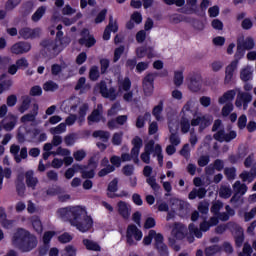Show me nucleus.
<instances>
[{
    "mask_svg": "<svg viewBox=\"0 0 256 256\" xmlns=\"http://www.w3.org/2000/svg\"><path fill=\"white\" fill-rule=\"evenodd\" d=\"M57 213L61 218H67L71 225L76 228V230L81 233H86L93 227V219L91 216L87 215L85 209L80 206L71 208H60Z\"/></svg>",
    "mask_w": 256,
    "mask_h": 256,
    "instance_id": "obj_1",
    "label": "nucleus"
},
{
    "mask_svg": "<svg viewBox=\"0 0 256 256\" xmlns=\"http://www.w3.org/2000/svg\"><path fill=\"white\" fill-rule=\"evenodd\" d=\"M12 244L20 252L29 253L37 248L39 241L37 240V236L30 231L24 228H19L12 237Z\"/></svg>",
    "mask_w": 256,
    "mask_h": 256,
    "instance_id": "obj_2",
    "label": "nucleus"
},
{
    "mask_svg": "<svg viewBox=\"0 0 256 256\" xmlns=\"http://www.w3.org/2000/svg\"><path fill=\"white\" fill-rule=\"evenodd\" d=\"M142 238H143L142 231L139 228H137L135 224H129L126 230V243L129 246H134V245H137L135 241L139 242L142 240Z\"/></svg>",
    "mask_w": 256,
    "mask_h": 256,
    "instance_id": "obj_3",
    "label": "nucleus"
},
{
    "mask_svg": "<svg viewBox=\"0 0 256 256\" xmlns=\"http://www.w3.org/2000/svg\"><path fill=\"white\" fill-rule=\"evenodd\" d=\"M188 82V89L191 92L197 93L201 91V87L203 86V78L197 72H192L187 77Z\"/></svg>",
    "mask_w": 256,
    "mask_h": 256,
    "instance_id": "obj_4",
    "label": "nucleus"
},
{
    "mask_svg": "<svg viewBox=\"0 0 256 256\" xmlns=\"http://www.w3.org/2000/svg\"><path fill=\"white\" fill-rule=\"evenodd\" d=\"M97 88L99 89V92L103 98L110 99L111 101H115L117 99V92L115 87L108 88L107 82L105 80H101L97 84Z\"/></svg>",
    "mask_w": 256,
    "mask_h": 256,
    "instance_id": "obj_5",
    "label": "nucleus"
},
{
    "mask_svg": "<svg viewBox=\"0 0 256 256\" xmlns=\"http://www.w3.org/2000/svg\"><path fill=\"white\" fill-rule=\"evenodd\" d=\"M237 137V132L232 130L229 133L225 132V129L222 128L218 132L213 135L215 141H219V143H231Z\"/></svg>",
    "mask_w": 256,
    "mask_h": 256,
    "instance_id": "obj_6",
    "label": "nucleus"
},
{
    "mask_svg": "<svg viewBox=\"0 0 256 256\" xmlns=\"http://www.w3.org/2000/svg\"><path fill=\"white\" fill-rule=\"evenodd\" d=\"M253 96L249 92H240L238 96H236V108H243V110H247L249 104L252 102Z\"/></svg>",
    "mask_w": 256,
    "mask_h": 256,
    "instance_id": "obj_7",
    "label": "nucleus"
},
{
    "mask_svg": "<svg viewBox=\"0 0 256 256\" xmlns=\"http://www.w3.org/2000/svg\"><path fill=\"white\" fill-rule=\"evenodd\" d=\"M238 67V61L234 60L232 61L227 67L225 71V78H224V85L226 86H232L234 81V74Z\"/></svg>",
    "mask_w": 256,
    "mask_h": 256,
    "instance_id": "obj_8",
    "label": "nucleus"
},
{
    "mask_svg": "<svg viewBox=\"0 0 256 256\" xmlns=\"http://www.w3.org/2000/svg\"><path fill=\"white\" fill-rule=\"evenodd\" d=\"M171 234L176 240H183L188 234V228L182 223L175 222Z\"/></svg>",
    "mask_w": 256,
    "mask_h": 256,
    "instance_id": "obj_9",
    "label": "nucleus"
},
{
    "mask_svg": "<svg viewBox=\"0 0 256 256\" xmlns=\"http://www.w3.org/2000/svg\"><path fill=\"white\" fill-rule=\"evenodd\" d=\"M88 166H91L90 170H82L81 171V177L83 179H93L96 175L95 170L98 168V162L96 161L95 156H91L88 159Z\"/></svg>",
    "mask_w": 256,
    "mask_h": 256,
    "instance_id": "obj_10",
    "label": "nucleus"
},
{
    "mask_svg": "<svg viewBox=\"0 0 256 256\" xmlns=\"http://www.w3.org/2000/svg\"><path fill=\"white\" fill-rule=\"evenodd\" d=\"M32 49V44L29 42L20 41L11 46V53L19 55L30 52Z\"/></svg>",
    "mask_w": 256,
    "mask_h": 256,
    "instance_id": "obj_11",
    "label": "nucleus"
},
{
    "mask_svg": "<svg viewBox=\"0 0 256 256\" xmlns=\"http://www.w3.org/2000/svg\"><path fill=\"white\" fill-rule=\"evenodd\" d=\"M19 35L24 40L35 39L41 35V29L39 28L31 29V28L25 27L19 30Z\"/></svg>",
    "mask_w": 256,
    "mask_h": 256,
    "instance_id": "obj_12",
    "label": "nucleus"
},
{
    "mask_svg": "<svg viewBox=\"0 0 256 256\" xmlns=\"http://www.w3.org/2000/svg\"><path fill=\"white\" fill-rule=\"evenodd\" d=\"M88 122L99 123L100 121H105L103 116V105L98 104L97 109H94L91 114L87 117Z\"/></svg>",
    "mask_w": 256,
    "mask_h": 256,
    "instance_id": "obj_13",
    "label": "nucleus"
},
{
    "mask_svg": "<svg viewBox=\"0 0 256 256\" xmlns=\"http://www.w3.org/2000/svg\"><path fill=\"white\" fill-rule=\"evenodd\" d=\"M119 190V178L114 177L111 182H109L107 187V197L110 199H115L120 197L119 194H115Z\"/></svg>",
    "mask_w": 256,
    "mask_h": 256,
    "instance_id": "obj_14",
    "label": "nucleus"
},
{
    "mask_svg": "<svg viewBox=\"0 0 256 256\" xmlns=\"http://www.w3.org/2000/svg\"><path fill=\"white\" fill-rule=\"evenodd\" d=\"M168 76V71L166 69L162 70V72H151L148 73L142 83L154 84L156 77L164 78Z\"/></svg>",
    "mask_w": 256,
    "mask_h": 256,
    "instance_id": "obj_15",
    "label": "nucleus"
},
{
    "mask_svg": "<svg viewBox=\"0 0 256 256\" xmlns=\"http://www.w3.org/2000/svg\"><path fill=\"white\" fill-rule=\"evenodd\" d=\"M255 178H256V164L250 168V171L244 170L242 171V173H240V179H242V182L248 181V183H252Z\"/></svg>",
    "mask_w": 256,
    "mask_h": 256,
    "instance_id": "obj_16",
    "label": "nucleus"
},
{
    "mask_svg": "<svg viewBox=\"0 0 256 256\" xmlns=\"http://www.w3.org/2000/svg\"><path fill=\"white\" fill-rule=\"evenodd\" d=\"M37 115H39V105L38 104H33V108L31 110V113L22 116L20 121L22 123L35 122V119L37 118Z\"/></svg>",
    "mask_w": 256,
    "mask_h": 256,
    "instance_id": "obj_17",
    "label": "nucleus"
},
{
    "mask_svg": "<svg viewBox=\"0 0 256 256\" xmlns=\"http://www.w3.org/2000/svg\"><path fill=\"white\" fill-rule=\"evenodd\" d=\"M34 175V170H27L25 172L26 185L28 188L35 189V187H37V184L39 183V180Z\"/></svg>",
    "mask_w": 256,
    "mask_h": 256,
    "instance_id": "obj_18",
    "label": "nucleus"
},
{
    "mask_svg": "<svg viewBox=\"0 0 256 256\" xmlns=\"http://www.w3.org/2000/svg\"><path fill=\"white\" fill-rule=\"evenodd\" d=\"M82 244L85 247V249L88 251L101 252V250H102V247L100 246V244L98 242H95L88 238L83 239Z\"/></svg>",
    "mask_w": 256,
    "mask_h": 256,
    "instance_id": "obj_19",
    "label": "nucleus"
},
{
    "mask_svg": "<svg viewBox=\"0 0 256 256\" xmlns=\"http://www.w3.org/2000/svg\"><path fill=\"white\" fill-rule=\"evenodd\" d=\"M192 116L189 115H182L180 119V129L183 134H187L191 129V122L190 119Z\"/></svg>",
    "mask_w": 256,
    "mask_h": 256,
    "instance_id": "obj_20",
    "label": "nucleus"
},
{
    "mask_svg": "<svg viewBox=\"0 0 256 256\" xmlns=\"http://www.w3.org/2000/svg\"><path fill=\"white\" fill-rule=\"evenodd\" d=\"M40 45L50 53H55L58 49L57 43L50 39L43 40Z\"/></svg>",
    "mask_w": 256,
    "mask_h": 256,
    "instance_id": "obj_21",
    "label": "nucleus"
},
{
    "mask_svg": "<svg viewBox=\"0 0 256 256\" xmlns=\"http://www.w3.org/2000/svg\"><path fill=\"white\" fill-rule=\"evenodd\" d=\"M253 79V71L251 70V67H245L240 71V80L242 82L247 83Z\"/></svg>",
    "mask_w": 256,
    "mask_h": 256,
    "instance_id": "obj_22",
    "label": "nucleus"
},
{
    "mask_svg": "<svg viewBox=\"0 0 256 256\" xmlns=\"http://www.w3.org/2000/svg\"><path fill=\"white\" fill-rule=\"evenodd\" d=\"M118 206V213L124 218V219H128L130 216V210L127 206L126 202L123 201H119L117 203Z\"/></svg>",
    "mask_w": 256,
    "mask_h": 256,
    "instance_id": "obj_23",
    "label": "nucleus"
},
{
    "mask_svg": "<svg viewBox=\"0 0 256 256\" xmlns=\"http://www.w3.org/2000/svg\"><path fill=\"white\" fill-rule=\"evenodd\" d=\"M236 96V91L234 89L226 91L222 96L219 97V104L223 105L227 101L234 100Z\"/></svg>",
    "mask_w": 256,
    "mask_h": 256,
    "instance_id": "obj_24",
    "label": "nucleus"
},
{
    "mask_svg": "<svg viewBox=\"0 0 256 256\" xmlns=\"http://www.w3.org/2000/svg\"><path fill=\"white\" fill-rule=\"evenodd\" d=\"M92 136L95 139H101V141H103V143H108L109 139H110V132L108 131H104V130H96L92 133Z\"/></svg>",
    "mask_w": 256,
    "mask_h": 256,
    "instance_id": "obj_25",
    "label": "nucleus"
},
{
    "mask_svg": "<svg viewBox=\"0 0 256 256\" xmlns=\"http://www.w3.org/2000/svg\"><path fill=\"white\" fill-rule=\"evenodd\" d=\"M32 103V98H30L29 95H26L23 97L22 103L20 107L18 108V111L22 114H24L27 110L30 109Z\"/></svg>",
    "mask_w": 256,
    "mask_h": 256,
    "instance_id": "obj_26",
    "label": "nucleus"
},
{
    "mask_svg": "<svg viewBox=\"0 0 256 256\" xmlns=\"http://www.w3.org/2000/svg\"><path fill=\"white\" fill-rule=\"evenodd\" d=\"M131 86H132V82L129 77H125L124 79L118 81L119 91L128 92L130 91Z\"/></svg>",
    "mask_w": 256,
    "mask_h": 256,
    "instance_id": "obj_27",
    "label": "nucleus"
},
{
    "mask_svg": "<svg viewBox=\"0 0 256 256\" xmlns=\"http://www.w3.org/2000/svg\"><path fill=\"white\" fill-rule=\"evenodd\" d=\"M236 233H238V235H236V237H234L236 247H241L245 240L243 228L240 226L236 227Z\"/></svg>",
    "mask_w": 256,
    "mask_h": 256,
    "instance_id": "obj_28",
    "label": "nucleus"
},
{
    "mask_svg": "<svg viewBox=\"0 0 256 256\" xmlns=\"http://www.w3.org/2000/svg\"><path fill=\"white\" fill-rule=\"evenodd\" d=\"M164 110V102L163 100H160V102H158V105L154 106V109L152 111V114L154 116V118H156L157 121L161 120V114Z\"/></svg>",
    "mask_w": 256,
    "mask_h": 256,
    "instance_id": "obj_29",
    "label": "nucleus"
},
{
    "mask_svg": "<svg viewBox=\"0 0 256 256\" xmlns=\"http://www.w3.org/2000/svg\"><path fill=\"white\" fill-rule=\"evenodd\" d=\"M158 158V166L163 167L164 156H163V149L160 144H156L154 147V157Z\"/></svg>",
    "mask_w": 256,
    "mask_h": 256,
    "instance_id": "obj_30",
    "label": "nucleus"
},
{
    "mask_svg": "<svg viewBox=\"0 0 256 256\" xmlns=\"http://www.w3.org/2000/svg\"><path fill=\"white\" fill-rule=\"evenodd\" d=\"M46 12V7L45 6H40L37 8V10L33 13L32 16V21L37 23L41 21V18L45 15Z\"/></svg>",
    "mask_w": 256,
    "mask_h": 256,
    "instance_id": "obj_31",
    "label": "nucleus"
},
{
    "mask_svg": "<svg viewBox=\"0 0 256 256\" xmlns=\"http://www.w3.org/2000/svg\"><path fill=\"white\" fill-rule=\"evenodd\" d=\"M96 39L94 36L90 35L87 38H80L78 39V44L85 45L86 47L90 48L93 47L96 44Z\"/></svg>",
    "mask_w": 256,
    "mask_h": 256,
    "instance_id": "obj_32",
    "label": "nucleus"
},
{
    "mask_svg": "<svg viewBox=\"0 0 256 256\" xmlns=\"http://www.w3.org/2000/svg\"><path fill=\"white\" fill-rule=\"evenodd\" d=\"M174 85L176 87H180L184 83V72L183 70L175 71L174 72V78H173Z\"/></svg>",
    "mask_w": 256,
    "mask_h": 256,
    "instance_id": "obj_33",
    "label": "nucleus"
},
{
    "mask_svg": "<svg viewBox=\"0 0 256 256\" xmlns=\"http://www.w3.org/2000/svg\"><path fill=\"white\" fill-rule=\"evenodd\" d=\"M21 148L19 145L12 144L10 146V153L14 156V160L17 164H20L22 162L21 157L19 156Z\"/></svg>",
    "mask_w": 256,
    "mask_h": 256,
    "instance_id": "obj_34",
    "label": "nucleus"
},
{
    "mask_svg": "<svg viewBox=\"0 0 256 256\" xmlns=\"http://www.w3.org/2000/svg\"><path fill=\"white\" fill-rule=\"evenodd\" d=\"M151 120V114L149 112H146L144 116H138L136 120V127L138 129H141L145 126L146 121Z\"/></svg>",
    "mask_w": 256,
    "mask_h": 256,
    "instance_id": "obj_35",
    "label": "nucleus"
},
{
    "mask_svg": "<svg viewBox=\"0 0 256 256\" xmlns=\"http://www.w3.org/2000/svg\"><path fill=\"white\" fill-rule=\"evenodd\" d=\"M188 231L191 235H194L197 239L203 238V231L197 226L194 225V223H190L188 225Z\"/></svg>",
    "mask_w": 256,
    "mask_h": 256,
    "instance_id": "obj_36",
    "label": "nucleus"
},
{
    "mask_svg": "<svg viewBox=\"0 0 256 256\" xmlns=\"http://www.w3.org/2000/svg\"><path fill=\"white\" fill-rule=\"evenodd\" d=\"M99 78H100L99 67L94 65L89 70V79L90 81L96 82L99 80Z\"/></svg>",
    "mask_w": 256,
    "mask_h": 256,
    "instance_id": "obj_37",
    "label": "nucleus"
},
{
    "mask_svg": "<svg viewBox=\"0 0 256 256\" xmlns=\"http://www.w3.org/2000/svg\"><path fill=\"white\" fill-rule=\"evenodd\" d=\"M32 227H33L34 231L38 235L42 234V232H43V225H42L41 219H39V217H34L32 219Z\"/></svg>",
    "mask_w": 256,
    "mask_h": 256,
    "instance_id": "obj_38",
    "label": "nucleus"
},
{
    "mask_svg": "<svg viewBox=\"0 0 256 256\" xmlns=\"http://www.w3.org/2000/svg\"><path fill=\"white\" fill-rule=\"evenodd\" d=\"M43 89L46 92H55L59 89V85L56 82L49 80L44 83Z\"/></svg>",
    "mask_w": 256,
    "mask_h": 256,
    "instance_id": "obj_39",
    "label": "nucleus"
},
{
    "mask_svg": "<svg viewBox=\"0 0 256 256\" xmlns=\"http://www.w3.org/2000/svg\"><path fill=\"white\" fill-rule=\"evenodd\" d=\"M110 68V60L108 58L100 59V74L105 75Z\"/></svg>",
    "mask_w": 256,
    "mask_h": 256,
    "instance_id": "obj_40",
    "label": "nucleus"
},
{
    "mask_svg": "<svg viewBox=\"0 0 256 256\" xmlns=\"http://www.w3.org/2000/svg\"><path fill=\"white\" fill-rule=\"evenodd\" d=\"M113 172H115V166L108 164L105 168L98 171V177L103 178Z\"/></svg>",
    "mask_w": 256,
    "mask_h": 256,
    "instance_id": "obj_41",
    "label": "nucleus"
},
{
    "mask_svg": "<svg viewBox=\"0 0 256 256\" xmlns=\"http://www.w3.org/2000/svg\"><path fill=\"white\" fill-rule=\"evenodd\" d=\"M220 251H221V247L219 245H211L206 247L205 256H215Z\"/></svg>",
    "mask_w": 256,
    "mask_h": 256,
    "instance_id": "obj_42",
    "label": "nucleus"
},
{
    "mask_svg": "<svg viewBox=\"0 0 256 256\" xmlns=\"http://www.w3.org/2000/svg\"><path fill=\"white\" fill-rule=\"evenodd\" d=\"M21 2L22 0H8L5 2V10L13 11L21 4Z\"/></svg>",
    "mask_w": 256,
    "mask_h": 256,
    "instance_id": "obj_43",
    "label": "nucleus"
},
{
    "mask_svg": "<svg viewBox=\"0 0 256 256\" xmlns=\"http://www.w3.org/2000/svg\"><path fill=\"white\" fill-rule=\"evenodd\" d=\"M240 46L245 50H251L255 47V41L251 37H247Z\"/></svg>",
    "mask_w": 256,
    "mask_h": 256,
    "instance_id": "obj_44",
    "label": "nucleus"
},
{
    "mask_svg": "<svg viewBox=\"0 0 256 256\" xmlns=\"http://www.w3.org/2000/svg\"><path fill=\"white\" fill-rule=\"evenodd\" d=\"M135 167L133 164H126L122 168V173L126 177H131L134 174Z\"/></svg>",
    "mask_w": 256,
    "mask_h": 256,
    "instance_id": "obj_45",
    "label": "nucleus"
},
{
    "mask_svg": "<svg viewBox=\"0 0 256 256\" xmlns=\"http://www.w3.org/2000/svg\"><path fill=\"white\" fill-rule=\"evenodd\" d=\"M246 49L241 46V44H238L236 47V54H234V61H240V59H243L245 55Z\"/></svg>",
    "mask_w": 256,
    "mask_h": 256,
    "instance_id": "obj_46",
    "label": "nucleus"
},
{
    "mask_svg": "<svg viewBox=\"0 0 256 256\" xmlns=\"http://www.w3.org/2000/svg\"><path fill=\"white\" fill-rule=\"evenodd\" d=\"M146 182L151 186L154 192L159 191L161 188L160 185L157 184L156 177L154 175L147 177Z\"/></svg>",
    "mask_w": 256,
    "mask_h": 256,
    "instance_id": "obj_47",
    "label": "nucleus"
},
{
    "mask_svg": "<svg viewBox=\"0 0 256 256\" xmlns=\"http://www.w3.org/2000/svg\"><path fill=\"white\" fill-rule=\"evenodd\" d=\"M224 174L229 181L234 180L236 177V168L235 167H226L224 169Z\"/></svg>",
    "mask_w": 256,
    "mask_h": 256,
    "instance_id": "obj_48",
    "label": "nucleus"
},
{
    "mask_svg": "<svg viewBox=\"0 0 256 256\" xmlns=\"http://www.w3.org/2000/svg\"><path fill=\"white\" fill-rule=\"evenodd\" d=\"M124 51H125V46H123V45L115 48L114 57H113L114 63H117V61H119V59H121V56L123 55Z\"/></svg>",
    "mask_w": 256,
    "mask_h": 256,
    "instance_id": "obj_49",
    "label": "nucleus"
},
{
    "mask_svg": "<svg viewBox=\"0 0 256 256\" xmlns=\"http://www.w3.org/2000/svg\"><path fill=\"white\" fill-rule=\"evenodd\" d=\"M17 124V117L14 116V115H11V121L10 122H7L3 125V128L6 130V131H12L15 126Z\"/></svg>",
    "mask_w": 256,
    "mask_h": 256,
    "instance_id": "obj_50",
    "label": "nucleus"
},
{
    "mask_svg": "<svg viewBox=\"0 0 256 256\" xmlns=\"http://www.w3.org/2000/svg\"><path fill=\"white\" fill-rule=\"evenodd\" d=\"M15 65L18 67L19 70H26L29 68V62L27 58H20L16 60Z\"/></svg>",
    "mask_w": 256,
    "mask_h": 256,
    "instance_id": "obj_51",
    "label": "nucleus"
},
{
    "mask_svg": "<svg viewBox=\"0 0 256 256\" xmlns=\"http://www.w3.org/2000/svg\"><path fill=\"white\" fill-rule=\"evenodd\" d=\"M123 143V132H116L112 137V144L119 146Z\"/></svg>",
    "mask_w": 256,
    "mask_h": 256,
    "instance_id": "obj_52",
    "label": "nucleus"
},
{
    "mask_svg": "<svg viewBox=\"0 0 256 256\" xmlns=\"http://www.w3.org/2000/svg\"><path fill=\"white\" fill-rule=\"evenodd\" d=\"M219 195L223 199H229L232 196V189L229 187H222L220 189Z\"/></svg>",
    "mask_w": 256,
    "mask_h": 256,
    "instance_id": "obj_53",
    "label": "nucleus"
},
{
    "mask_svg": "<svg viewBox=\"0 0 256 256\" xmlns=\"http://www.w3.org/2000/svg\"><path fill=\"white\" fill-rule=\"evenodd\" d=\"M223 208V203L221 201H216L212 204L210 211L214 214V215H218L220 213V210Z\"/></svg>",
    "mask_w": 256,
    "mask_h": 256,
    "instance_id": "obj_54",
    "label": "nucleus"
},
{
    "mask_svg": "<svg viewBox=\"0 0 256 256\" xmlns=\"http://www.w3.org/2000/svg\"><path fill=\"white\" fill-rule=\"evenodd\" d=\"M211 125V120L208 117L202 116L200 118V126H199V131H203L205 128Z\"/></svg>",
    "mask_w": 256,
    "mask_h": 256,
    "instance_id": "obj_55",
    "label": "nucleus"
},
{
    "mask_svg": "<svg viewBox=\"0 0 256 256\" xmlns=\"http://www.w3.org/2000/svg\"><path fill=\"white\" fill-rule=\"evenodd\" d=\"M156 250L160 256H169L168 246L165 243L156 246Z\"/></svg>",
    "mask_w": 256,
    "mask_h": 256,
    "instance_id": "obj_56",
    "label": "nucleus"
},
{
    "mask_svg": "<svg viewBox=\"0 0 256 256\" xmlns=\"http://www.w3.org/2000/svg\"><path fill=\"white\" fill-rule=\"evenodd\" d=\"M29 95L32 97H37L42 95V88L39 85H34L29 91Z\"/></svg>",
    "mask_w": 256,
    "mask_h": 256,
    "instance_id": "obj_57",
    "label": "nucleus"
},
{
    "mask_svg": "<svg viewBox=\"0 0 256 256\" xmlns=\"http://www.w3.org/2000/svg\"><path fill=\"white\" fill-rule=\"evenodd\" d=\"M77 250L73 245H68L65 247V251L62 253V256H76Z\"/></svg>",
    "mask_w": 256,
    "mask_h": 256,
    "instance_id": "obj_58",
    "label": "nucleus"
},
{
    "mask_svg": "<svg viewBox=\"0 0 256 256\" xmlns=\"http://www.w3.org/2000/svg\"><path fill=\"white\" fill-rule=\"evenodd\" d=\"M233 110H234V106L232 102H228L222 109V116L228 117Z\"/></svg>",
    "mask_w": 256,
    "mask_h": 256,
    "instance_id": "obj_59",
    "label": "nucleus"
},
{
    "mask_svg": "<svg viewBox=\"0 0 256 256\" xmlns=\"http://www.w3.org/2000/svg\"><path fill=\"white\" fill-rule=\"evenodd\" d=\"M248 118L245 114H242V116L238 117V129L244 130L247 126Z\"/></svg>",
    "mask_w": 256,
    "mask_h": 256,
    "instance_id": "obj_60",
    "label": "nucleus"
},
{
    "mask_svg": "<svg viewBox=\"0 0 256 256\" xmlns=\"http://www.w3.org/2000/svg\"><path fill=\"white\" fill-rule=\"evenodd\" d=\"M143 84V90L146 96H151L154 91V84L153 83H144Z\"/></svg>",
    "mask_w": 256,
    "mask_h": 256,
    "instance_id": "obj_61",
    "label": "nucleus"
},
{
    "mask_svg": "<svg viewBox=\"0 0 256 256\" xmlns=\"http://www.w3.org/2000/svg\"><path fill=\"white\" fill-rule=\"evenodd\" d=\"M54 231H46L43 235V244L50 246V241L54 237Z\"/></svg>",
    "mask_w": 256,
    "mask_h": 256,
    "instance_id": "obj_62",
    "label": "nucleus"
},
{
    "mask_svg": "<svg viewBox=\"0 0 256 256\" xmlns=\"http://www.w3.org/2000/svg\"><path fill=\"white\" fill-rule=\"evenodd\" d=\"M62 192H63V190H62L61 187L55 186V187L49 188L46 191V194L49 195V196H56V195L62 194Z\"/></svg>",
    "mask_w": 256,
    "mask_h": 256,
    "instance_id": "obj_63",
    "label": "nucleus"
},
{
    "mask_svg": "<svg viewBox=\"0 0 256 256\" xmlns=\"http://www.w3.org/2000/svg\"><path fill=\"white\" fill-rule=\"evenodd\" d=\"M67 125L65 123H60L57 127L52 128L51 132L53 134H60L66 131Z\"/></svg>",
    "mask_w": 256,
    "mask_h": 256,
    "instance_id": "obj_64",
    "label": "nucleus"
}]
</instances>
